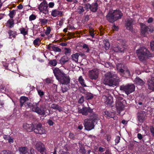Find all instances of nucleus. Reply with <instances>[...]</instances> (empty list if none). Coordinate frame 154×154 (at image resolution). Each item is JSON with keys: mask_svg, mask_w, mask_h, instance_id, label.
Segmentation results:
<instances>
[{"mask_svg": "<svg viewBox=\"0 0 154 154\" xmlns=\"http://www.w3.org/2000/svg\"><path fill=\"white\" fill-rule=\"evenodd\" d=\"M25 106L27 108H30L33 112H35L37 114L41 115H45V107L43 105H41L39 107V102L33 103H32L30 102H27Z\"/></svg>", "mask_w": 154, "mask_h": 154, "instance_id": "f257e3e1", "label": "nucleus"}, {"mask_svg": "<svg viewBox=\"0 0 154 154\" xmlns=\"http://www.w3.org/2000/svg\"><path fill=\"white\" fill-rule=\"evenodd\" d=\"M116 75L113 72H108L105 74V78L104 79V84L110 86H116L118 84V79H116Z\"/></svg>", "mask_w": 154, "mask_h": 154, "instance_id": "f03ea898", "label": "nucleus"}, {"mask_svg": "<svg viewBox=\"0 0 154 154\" xmlns=\"http://www.w3.org/2000/svg\"><path fill=\"white\" fill-rule=\"evenodd\" d=\"M123 16V14L119 10L110 11L106 15L107 20L109 22L113 23L118 20L121 19Z\"/></svg>", "mask_w": 154, "mask_h": 154, "instance_id": "7ed1b4c3", "label": "nucleus"}, {"mask_svg": "<svg viewBox=\"0 0 154 154\" xmlns=\"http://www.w3.org/2000/svg\"><path fill=\"white\" fill-rule=\"evenodd\" d=\"M136 53L139 60L141 61H145L149 56L150 52L144 47H140L136 51Z\"/></svg>", "mask_w": 154, "mask_h": 154, "instance_id": "20e7f679", "label": "nucleus"}, {"mask_svg": "<svg viewBox=\"0 0 154 154\" xmlns=\"http://www.w3.org/2000/svg\"><path fill=\"white\" fill-rule=\"evenodd\" d=\"M135 87L134 84L128 85H122L120 86L119 89L121 91L125 92L128 95L134 91Z\"/></svg>", "mask_w": 154, "mask_h": 154, "instance_id": "39448f33", "label": "nucleus"}, {"mask_svg": "<svg viewBox=\"0 0 154 154\" xmlns=\"http://www.w3.org/2000/svg\"><path fill=\"white\" fill-rule=\"evenodd\" d=\"M38 8L40 13H42L45 14H47L49 13L48 5L47 1L44 0L38 6Z\"/></svg>", "mask_w": 154, "mask_h": 154, "instance_id": "423d86ee", "label": "nucleus"}, {"mask_svg": "<svg viewBox=\"0 0 154 154\" xmlns=\"http://www.w3.org/2000/svg\"><path fill=\"white\" fill-rule=\"evenodd\" d=\"M78 112L83 115L87 116L89 113H91L93 112V109L90 107H86L84 105H79L78 106Z\"/></svg>", "mask_w": 154, "mask_h": 154, "instance_id": "0eeeda50", "label": "nucleus"}, {"mask_svg": "<svg viewBox=\"0 0 154 154\" xmlns=\"http://www.w3.org/2000/svg\"><path fill=\"white\" fill-rule=\"evenodd\" d=\"M34 131L36 134H42L45 133L46 131L45 128L42 126V124L39 123L35 125Z\"/></svg>", "mask_w": 154, "mask_h": 154, "instance_id": "6e6552de", "label": "nucleus"}, {"mask_svg": "<svg viewBox=\"0 0 154 154\" xmlns=\"http://www.w3.org/2000/svg\"><path fill=\"white\" fill-rule=\"evenodd\" d=\"M84 126L85 129L89 131L94 129L95 123L89 119H86L85 120Z\"/></svg>", "mask_w": 154, "mask_h": 154, "instance_id": "1a4fd4ad", "label": "nucleus"}, {"mask_svg": "<svg viewBox=\"0 0 154 154\" xmlns=\"http://www.w3.org/2000/svg\"><path fill=\"white\" fill-rule=\"evenodd\" d=\"M36 149L42 154H46V150L43 143L38 142L35 145Z\"/></svg>", "mask_w": 154, "mask_h": 154, "instance_id": "9d476101", "label": "nucleus"}, {"mask_svg": "<svg viewBox=\"0 0 154 154\" xmlns=\"http://www.w3.org/2000/svg\"><path fill=\"white\" fill-rule=\"evenodd\" d=\"M57 80L61 84H69L70 81L69 76L65 74H64Z\"/></svg>", "mask_w": 154, "mask_h": 154, "instance_id": "9b49d317", "label": "nucleus"}, {"mask_svg": "<svg viewBox=\"0 0 154 154\" xmlns=\"http://www.w3.org/2000/svg\"><path fill=\"white\" fill-rule=\"evenodd\" d=\"M148 85V89L150 92L154 91V77H152L149 78L147 81Z\"/></svg>", "mask_w": 154, "mask_h": 154, "instance_id": "f8f14e48", "label": "nucleus"}, {"mask_svg": "<svg viewBox=\"0 0 154 154\" xmlns=\"http://www.w3.org/2000/svg\"><path fill=\"white\" fill-rule=\"evenodd\" d=\"M116 66L118 71L121 73H124L125 70H126L127 68L125 64L123 63H118Z\"/></svg>", "mask_w": 154, "mask_h": 154, "instance_id": "ddd939ff", "label": "nucleus"}, {"mask_svg": "<svg viewBox=\"0 0 154 154\" xmlns=\"http://www.w3.org/2000/svg\"><path fill=\"white\" fill-rule=\"evenodd\" d=\"M89 116V119L91 120L95 124H97L98 121L100 120L99 117L97 114L95 112H92Z\"/></svg>", "mask_w": 154, "mask_h": 154, "instance_id": "4468645a", "label": "nucleus"}, {"mask_svg": "<svg viewBox=\"0 0 154 154\" xmlns=\"http://www.w3.org/2000/svg\"><path fill=\"white\" fill-rule=\"evenodd\" d=\"M53 71L54 76L57 80L65 74L58 68H54L53 69Z\"/></svg>", "mask_w": 154, "mask_h": 154, "instance_id": "2eb2a0df", "label": "nucleus"}, {"mask_svg": "<svg viewBox=\"0 0 154 154\" xmlns=\"http://www.w3.org/2000/svg\"><path fill=\"white\" fill-rule=\"evenodd\" d=\"M89 78L92 79H96L98 76V72L94 69L90 71L89 72Z\"/></svg>", "mask_w": 154, "mask_h": 154, "instance_id": "dca6fc26", "label": "nucleus"}, {"mask_svg": "<svg viewBox=\"0 0 154 154\" xmlns=\"http://www.w3.org/2000/svg\"><path fill=\"white\" fill-rule=\"evenodd\" d=\"M133 24L134 21L132 19H128L125 24L126 29L131 31H133Z\"/></svg>", "mask_w": 154, "mask_h": 154, "instance_id": "f3484780", "label": "nucleus"}, {"mask_svg": "<svg viewBox=\"0 0 154 154\" xmlns=\"http://www.w3.org/2000/svg\"><path fill=\"white\" fill-rule=\"evenodd\" d=\"M51 15L53 17H62L63 15V12L57 9H53L52 11Z\"/></svg>", "mask_w": 154, "mask_h": 154, "instance_id": "a211bd4d", "label": "nucleus"}, {"mask_svg": "<svg viewBox=\"0 0 154 154\" xmlns=\"http://www.w3.org/2000/svg\"><path fill=\"white\" fill-rule=\"evenodd\" d=\"M34 126L32 123L30 124L25 123L23 124V127L25 129H26L27 131L31 132L33 130H34Z\"/></svg>", "mask_w": 154, "mask_h": 154, "instance_id": "6ab92c4d", "label": "nucleus"}, {"mask_svg": "<svg viewBox=\"0 0 154 154\" xmlns=\"http://www.w3.org/2000/svg\"><path fill=\"white\" fill-rule=\"evenodd\" d=\"M104 97L106 98L104 102L107 105V106H112V104L113 102L112 97L110 96L108 97L105 96Z\"/></svg>", "mask_w": 154, "mask_h": 154, "instance_id": "aec40b11", "label": "nucleus"}, {"mask_svg": "<svg viewBox=\"0 0 154 154\" xmlns=\"http://www.w3.org/2000/svg\"><path fill=\"white\" fill-rule=\"evenodd\" d=\"M102 114L105 117L108 118H113L114 116V114L113 112L108 110H105L102 112Z\"/></svg>", "mask_w": 154, "mask_h": 154, "instance_id": "412c9836", "label": "nucleus"}, {"mask_svg": "<svg viewBox=\"0 0 154 154\" xmlns=\"http://www.w3.org/2000/svg\"><path fill=\"white\" fill-rule=\"evenodd\" d=\"M134 82L136 85L140 86H143L145 83L144 81L143 80L138 77H136L135 78L134 80Z\"/></svg>", "mask_w": 154, "mask_h": 154, "instance_id": "4be33fe9", "label": "nucleus"}, {"mask_svg": "<svg viewBox=\"0 0 154 154\" xmlns=\"http://www.w3.org/2000/svg\"><path fill=\"white\" fill-rule=\"evenodd\" d=\"M124 101L125 102V100H124L122 102L121 101H117L116 104V108L119 110H123L125 106L123 104Z\"/></svg>", "mask_w": 154, "mask_h": 154, "instance_id": "5701e85b", "label": "nucleus"}, {"mask_svg": "<svg viewBox=\"0 0 154 154\" xmlns=\"http://www.w3.org/2000/svg\"><path fill=\"white\" fill-rule=\"evenodd\" d=\"M29 100L28 98L25 96L21 97L20 99V106L21 107L23 106V105H24L25 106L26 105V103L29 102L28 101Z\"/></svg>", "mask_w": 154, "mask_h": 154, "instance_id": "b1692460", "label": "nucleus"}, {"mask_svg": "<svg viewBox=\"0 0 154 154\" xmlns=\"http://www.w3.org/2000/svg\"><path fill=\"white\" fill-rule=\"evenodd\" d=\"M47 49L51 51H54L55 52H60L61 51V49L58 47L55 46L54 45H48Z\"/></svg>", "mask_w": 154, "mask_h": 154, "instance_id": "393cba45", "label": "nucleus"}, {"mask_svg": "<svg viewBox=\"0 0 154 154\" xmlns=\"http://www.w3.org/2000/svg\"><path fill=\"white\" fill-rule=\"evenodd\" d=\"M98 6L97 2L92 3L91 4L90 11L93 12H96L98 10Z\"/></svg>", "mask_w": 154, "mask_h": 154, "instance_id": "a878e982", "label": "nucleus"}, {"mask_svg": "<svg viewBox=\"0 0 154 154\" xmlns=\"http://www.w3.org/2000/svg\"><path fill=\"white\" fill-rule=\"evenodd\" d=\"M69 84H62L61 90L63 93L67 92L70 89Z\"/></svg>", "mask_w": 154, "mask_h": 154, "instance_id": "bb28decb", "label": "nucleus"}, {"mask_svg": "<svg viewBox=\"0 0 154 154\" xmlns=\"http://www.w3.org/2000/svg\"><path fill=\"white\" fill-rule=\"evenodd\" d=\"M114 51L116 52H124L125 49V48L122 46H117L114 47L113 48Z\"/></svg>", "mask_w": 154, "mask_h": 154, "instance_id": "cd10ccee", "label": "nucleus"}, {"mask_svg": "<svg viewBox=\"0 0 154 154\" xmlns=\"http://www.w3.org/2000/svg\"><path fill=\"white\" fill-rule=\"evenodd\" d=\"M14 20L13 19H11L8 20L7 23H5L6 26L10 28L13 27L14 26Z\"/></svg>", "mask_w": 154, "mask_h": 154, "instance_id": "c85d7f7f", "label": "nucleus"}, {"mask_svg": "<svg viewBox=\"0 0 154 154\" xmlns=\"http://www.w3.org/2000/svg\"><path fill=\"white\" fill-rule=\"evenodd\" d=\"M69 60V58L67 56L65 55L61 57L60 60V62L62 65H63L68 62Z\"/></svg>", "mask_w": 154, "mask_h": 154, "instance_id": "c756f323", "label": "nucleus"}, {"mask_svg": "<svg viewBox=\"0 0 154 154\" xmlns=\"http://www.w3.org/2000/svg\"><path fill=\"white\" fill-rule=\"evenodd\" d=\"M8 33L9 35L8 38L10 39H11V36L14 38H15L16 35H17L16 31H14L10 29L8 31Z\"/></svg>", "mask_w": 154, "mask_h": 154, "instance_id": "7c9ffc66", "label": "nucleus"}, {"mask_svg": "<svg viewBox=\"0 0 154 154\" xmlns=\"http://www.w3.org/2000/svg\"><path fill=\"white\" fill-rule=\"evenodd\" d=\"M137 119L140 122H143L145 119L144 114L142 113H138L137 114Z\"/></svg>", "mask_w": 154, "mask_h": 154, "instance_id": "2f4dec72", "label": "nucleus"}, {"mask_svg": "<svg viewBox=\"0 0 154 154\" xmlns=\"http://www.w3.org/2000/svg\"><path fill=\"white\" fill-rule=\"evenodd\" d=\"M51 108L53 109L57 110L59 112L62 111V107L57 104H52L51 105Z\"/></svg>", "mask_w": 154, "mask_h": 154, "instance_id": "473e14b6", "label": "nucleus"}, {"mask_svg": "<svg viewBox=\"0 0 154 154\" xmlns=\"http://www.w3.org/2000/svg\"><path fill=\"white\" fill-rule=\"evenodd\" d=\"M80 54L79 53H76L75 54H73L71 55L72 60L77 62L78 60V57Z\"/></svg>", "mask_w": 154, "mask_h": 154, "instance_id": "72a5a7b5", "label": "nucleus"}, {"mask_svg": "<svg viewBox=\"0 0 154 154\" xmlns=\"http://www.w3.org/2000/svg\"><path fill=\"white\" fill-rule=\"evenodd\" d=\"M78 81L81 85L84 87H86L87 86L85 83L84 79L82 76H80L78 79Z\"/></svg>", "mask_w": 154, "mask_h": 154, "instance_id": "f704fd0d", "label": "nucleus"}, {"mask_svg": "<svg viewBox=\"0 0 154 154\" xmlns=\"http://www.w3.org/2000/svg\"><path fill=\"white\" fill-rule=\"evenodd\" d=\"M20 152L23 154H25L28 152V149L26 147H21L19 148Z\"/></svg>", "mask_w": 154, "mask_h": 154, "instance_id": "c9c22d12", "label": "nucleus"}, {"mask_svg": "<svg viewBox=\"0 0 154 154\" xmlns=\"http://www.w3.org/2000/svg\"><path fill=\"white\" fill-rule=\"evenodd\" d=\"M85 98L86 100H88L92 99L93 97V94L91 93L86 92Z\"/></svg>", "mask_w": 154, "mask_h": 154, "instance_id": "e433bc0d", "label": "nucleus"}, {"mask_svg": "<svg viewBox=\"0 0 154 154\" xmlns=\"http://www.w3.org/2000/svg\"><path fill=\"white\" fill-rule=\"evenodd\" d=\"M104 48L106 50L110 48V45L109 44V40L106 39L104 41Z\"/></svg>", "mask_w": 154, "mask_h": 154, "instance_id": "4c0bfd02", "label": "nucleus"}, {"mask_svg": "<svg viewBox=\"0 0 154 154\" xmlns=\"http://www.w3.org/2000/svg\"><path fill=\"white\" fill-rule=\"evenodd\" d=\"M41 40L39 38H38L35 40H34L33 42V44L35 46L37 45L38 46H39L41 43Z\"/></svg>", "mask_w": 154, "mask_h": 154, "instance_id": "58836bf2", "label": "nucleus"}, {"mask_svg": "<svg viewBox=\"0 0 154 154\" xmlns=\"http://www.w3.org/2000/svg\"><path fill=\"white\" fill-rule=\"evenodd\" d=\"M38 94L41 98H42L44 95L45 92L40 89L36 88Z\"/></svg>", "mask_w": 154, "mask_h": 154, "instance_id": "ea45409f", "label": "nucleus"}, {"mask_svg": "<svg viewBox=\"0 0 154 154\" xmlns=\"http://www.w3.org/2000/svg\"><path fill=\"white\" fill-rule=\"evenodd\" d=\"M57 63L56 59H53L50 60L49 62V64L52 66H56Z\"/></svg>", "mask_w": 154, "mask_h": 154, "instance_id": "a19ab883", "label": "nucleus"}, {"mask_svg": "<svg viewBox=\"0 0 154 154\" xmlns=\"http://www.w3.org/2000/svg\"><path fill=\"white\" fill-rule=\"evenodd\" d=\"M0 154H14L13 152L8 150H4L1 151Z\"/></svg>", "mask_w": 154, "mask_h": 154, "instance_id": "79ce46f5", "label": "nucleus"}, {"mask_svg": "<svg viewBox=\"0 0 154 154\" xmlns=\"http://www.w3.org/2000/svg\"><path fill=\"white\" fill-rule=\"evenodd\" d=\"M149 30L148 26H145L144 27H142L141 29V32L143 34H145Z\"/></svg>", "mask_w": 154, "mask_h": 154, "instance_id": "37998d69", "label": "nucleus"}, {"mask_svg": "<svg viewBox=\"0 0 154 154\" xmlns=\"http://www.w3.org/2000/svg\"><path fill=\"white\" fill-rule=\"evenodd\" d=\"M16 14V12L14 10H10V13L8 15L11 19H12Z\"/></svg>", "mask_w": 154, "mask_h": 154, "instance_id": "c03bdc74", "label": "nucleus"}, {"mask_svg": "<svg viewBox=\"0 0 154 154\" xmlns=\"http://www.w3.org/2000/svg\"><path fill=\"white\" fill-rule=\"evenodd\" d=\"M20 33L23 34V35L25 36L28 34V31L25 30V29L24 28H22L20 29Z\"/></svg>", "mask_w": 154, "mask_h": 154, "instance_id": "a18cd8bd", "label": "nucleus"}, {"mask_svg": "<svg viewBox=\"0 0 154 154\" xmlns=\"http://www.w3.org/2000/svg\"><path fill=\"white\" fill-rule=\"evenodd\" d=\"M83 6L84 9L86 10L87 11H88L89 10H90L91 4H90L87 3L84 4Z\"/></svg>", "mask_w": 154, "mask_h": 154, "instance_id": "49530a36", "label": "nucleus"}, {"mask_svg": "<svg viewBox=\"0 0 154 154\" xmlns=\"http://www.w3.org/2000/svg\"><path fill=\"white\" fill-rule=\"evenodd\" d=\"M78 12L80 14H83L85 11V10L84 8L83 7V6H79V8L78 9Z\"/></svg>", "mask_w": 154, "mask_h": 154, "instance_id": "de8ad7c7", "label": "nucleus"}, {"mask_svg": "<svg viewBox=\"0 0 154 154\" xmlns=\"http://www.w3.org/2000/svg\"><path fill=\"white\" fill-rule=\"evenodd\" d=\"M122 74H125V76H131V72L127 68L126 70H125V72L124 73H122Z\"/></svg>", "mask_w": 154, "mask_h": 154, "instance_id": "09e8293b", "label": "nucleus"}, {"mask_svg": "<svg viewBox=\"0 0 154 154\" xmlns=\"http://www.w3.org/2000/svg\"><path fill=\"white\" fill-rule=\"evenodd\" d=\"M89 28L90 29L89 32L90 35L92 38H93L94 35V30L92 27H90Z\"/></svg>", "mask_w": 154, "mask_h": 154, "instance_id": "8fccbe9b", "label": "nucleus"}, {"mask_svg": "<svg viewBox=\"0 0 154 154\" xmlns=\"http://www.w3.org/2000/svg\"><path fill=\"white\" fill-rule=\"evenodd\" d=\"M47 123L50 126H53L54 124V122L53 121L50 119L48 120Z\"/></svg>", "mask_w": 154, "mask_h": 154, "instance_id": "3c124183", "label": "nucleus"}, {"mask_svg": "<svg viewBox=\"0 0 154 154\" xmlns=\"http://www.w3.org/2000/svg\"><path fill=\"white\" fill-rule=\"evenodd\" d=\"M69 137L71 139L74 140L75 139V135L72 133L70 132L69 133Z\"/></svg>", "mask_w": 154, "mask_h": 154, "instance_id": "603ef678", "label": "nucleus"}, {"mask_svg": "<svg viewBox=\"0 0 154 154\" xmlns=\"http://www.w3.org/2000/svg\"><path fill=\"white\" fill-rule=\"evenodd\" d=\"M51 31V29L50 27H47V29L45 32V34L46 35H48L50 33Z\"/></svg>", "mask_w": 154, "mask_h": 154, "instance_id": "864d4df0", "label": "nucleus"}, {"mask_svg": "<svg viewBox=\"0 0 154 154\" xmlns=\"http://www.w3.org/2000/svg\"><path fill=\"white\" fill-rule=\"evenodd\" d=\"M120 137L119 136H116L115 140V145H116L120 142Z\"/></svg>", "mask_w": 154, "mask_h": 154, "instance_id": "5fc2aeb1", "label": "nucleus"}, {"mask_svg": "<svg viewBox=\"0 0 154 154\" xmlns=\"http://www.w3.org/2000/svg\"><path fill=\"white\" fill-rule=\"evenodd\" d=\"M29 20H33L36 19V16L35 15L32 14L29 16Z\"/></svg>", "mask_w": 154, "mask_h": 154, "instance_id": "6e6d98bb", "label": "nucleus"}, {"mask_svg": "<svg viewBox=\"0 0 154 154\" xmlns=\"http://www.w3.org/2000/svg\"><path fill=\"white\" fill-rule=\"evenodd\" d=\"M40 22L42 24H46L48 22V20L45 19H41L40 20Z\"/></svg>", "mask_w": 154, "mask_h": 154, "instance_id": "4d7b16f0", "label": "nucleus"}, {"mask_svg": "<svg viewBox=\"0 0 154 154\" xmlns=\"http://www.w3.org/2000/svg\"><path fill=\"white\" fill-rule=\"evenodd\" d=\"M64 49L66 50L64 54H65L66 55L68 54H69L71 53V50L70 49L67 48H65Z\"/></svg>", "mask_w": 154, "mask_h": 154, "instance_id": "13d9d810", "label": "nucleus"}, {"mask_svg": "<svg viewBox=\"0 0 154 154\" xmlns=\"http://www.w3.org/2000/svg\"><path fill=\"white\" fill-rule=\"evenodd\" d=\"M84 101V97L83 96H82L80 97L78 103H79L82 104Z\"/></svg>", "mask_w": 154, "mask_h": 154, "instance_id": "bf43d9fd", "label": "nucleus"}, {"mask_svg": "<svg viewBox=\"0 0 154 154\" xmlns=\"http://www.w3.org/2000/svg\"><path fill=\"white\" fill-rule=\"evenodd\" d=\"M79 150L82 154H86L87 151L85 147L80 149Z\"/></svg>", "mask_w": 154, "mask_h": 154, "instance_id": "052dcab7", "label": "nucleus"}, {"mask_svg": "<svg viewBox=\"0 0 154 154\" xmlns=\"http://www.w3.org/2000/svg\"><path fill=\"white\" fill-rule=\"evenodd\" d=\"M84 17V20L85 22H87L89 20V15H85Z\"/></svg>", "mask_w": 154, "mask_h": 154, "instance_id": "680f3d73", "label": "nucleus"}, {"mask_svg": "<svg viewBox=\"0 0 154 154\" xmlns=\"http://www.w3.org/2000/svg\"><path fill=\"white\" fill-rule=\"evenodd\" d=\"M8 142L9 143H13L14 142V138L11 136L9 137V138L8 140Z\"/></svg>", "mask_w": 154, "mask_h": 154, "instance_id": "e2e57ef3", "label": "nucleus"}, {"mask_svg": "<svg viewBox=\"0 0 154 154\" xmlns=\"http://www.w3.org/2000/svg\"><path fill=\"white\" fill-rule=\"evenodd\" d=\"M79 149L85 147L84 145L82 143V142H79Z\"/></svg>", "mask_w": 154, "mask_h": 154, "instance_id": "0e129e2a", "label": "nucleus"}, {"mask_svg": "<svg viewBox=\"0 0 154 154\" xmlns=\"http://www.w3.org/2000/svg\"><path fill=\"white\" fill-rule=\"evenodd\" d=\"M48 5L50 8H53L54 5V3L53 2H50Z\"/></svg>", "mask_w": 154, "mask_h": 154, "instance_id": "69168bd1", "label": "nucleus"}, {"mask_svg": "<svg viewBox=\"0 0 154 154\" xmlns=\"http://www.w3.org/2000/svg\"><path fill=\"white\" fill-rule=\"evenodd\" d=\"M106 140L108 142L109 141L111 137V135L109 134H107L106 136Z\"/></svg>", "mask_w": 154, "mask_h": 154, "instance_id": "338daca9", "label": "nucleus"}, {"mask_svg": "<svg viewBox=\"0 0 154 154\" xmlns=\"http://www.w3.org/2000/svg\"><path fill=\"white\" fill-rule=\"evenodd\" d=\"M150 46L152 49H154V41H152L150 43Z\"/></svg>", "mask_w": 154, "mask_h": 154, "instance_id": "774afa93", "label": "nucleus"}]
</instances>
